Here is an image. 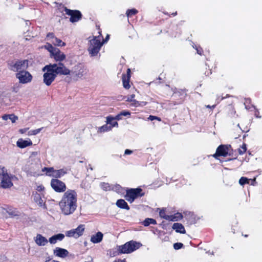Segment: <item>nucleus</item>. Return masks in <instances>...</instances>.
<instances>
[{
	"mask_svg": "<svg viewBox=\"0 0 262 262\" xmlns=\"http://www.w3.org/2000/svg\"><path fill=\"white\" fill-rule=\"evenodd\" d=\"M141 188L130 189L127 190L125 198L127 201L132 203L137 197L143 195V193H141Z\"/></svg>",
	"mask_w": 262,
	"mask_h": 262,
	"instance_id": "obj_8",
	"label": "nucleus"
},
{
	"mask_svg": "<svg viewBox=\"0 0 262 262\" xmlns=\"http://www.w3.org/2000/svg\"><path fill=\"white\" fill-rule=\"evenodd\" d=\"M46 72L43 75V81L47 86H49L54 81L57 75H68L70 74V70L63 63H53L46 66L42 69Z\"/></svg>",
	"mask_w": 262,
	"mask_h": 262,
	"instance_id": "obj_2",
	"label": "nucleus"
},
{
	"mask_svg": "<svg viewBox=\"0 0 262 262\" xmlns=\"http://www.w3.org/2000/svg\"><path fill=\"white\" fill-rule=\"evenodd\" d=\"M99 33V36L93 37L92 39L89 40L88 50L91 56H97L103 45V42L101 41L102 37L100 32Z\"/></svg>",
	"mask_w": 262,
	"mask_h": 262,
	"instance_id": "obj_3",
	"label": "nucleus"
},
{
	"mask_svg": "<svg viewBox=\"0 0 262 262\" xmlns=\"http://www.w3.org/2000/svg\"><path fill=\"white\" fill-rule=\"evenodd\" d=\"M101 187L103 190L107 191L110 189V186L107 183H103L101 184Z\"/></svg>",
	"mask_w": 262,
	"mask_h": 262,
	"instance_id": "obj_39",
	"label": "nucleus"
},
{
	"mask_svg": "<svg viewBox=\"0 0 262 262\" xmlns=\"http://www.w3.org/2000/svg\"><path fill=\"white\" fill-rule=\"evenodd\" d=\"M55 170L54 168L53 167H44L42 169L43 171H46V173L48 176L50 177H52V176L51 175V174L53 173V171H55Z\"/></svg>",
	"mask_w": 262,
	"mask_h": 262,
	"instance_id": "obj_33",
	"label": "nucleus"
},
{
	"mask_svg": "<svg viewBox=\"0 0 262 262\" xmlns=\"http://www.w3.org/2000/svg\"><path fill=\"white\" fill-rule=\"evenodd\" d=\"M78 194L76 190L68 189L63 194L58 205L64 215L73 214L77 208Z\"/></svg>",
	"mask_w": 262,
	"mask_h": 262,
	"instance_id": "obj_1",
	"label": "nucleus"
},
{
	"mask_svg": "<svg viewBox=\"0 0 262 262\" xmlns=\"http://www.w3.org/2000/svg\"><path fill=\"white\" fill-rule=\"evenodd\" d=\"M196 51H197V53L198 54H200V55H202V50L201 49H198V48H196Z\"/></svg>",
	"mask_w": 262,
	"mask_h": 262,
	"instance_id": "obj_50",
	"label": "nucleus"
},
{
	"mask_svg": "<svg viewBox=\"0 0 262 262\" xmlns=\"http://www.w3.org/2000/svg\"><path fill=\"white\" fill-rule=\"evenodd\" d=\"M85 262H93V258L91 257H90L89 260L88 261H85Z\"/></svg>",
	"mask_w": 262,
	"mask_h": 262,
	"instance_id": "obj_51",
	"label": "nucleus"
},
{
	"mask_svg": "<svg viewBox=\"0 0 262 262\" xmlns=\"http://www.w3.org/2000/svg\"><path fill=\"white\" fill-rule=\"evenodd\" d=\"M121 115L122 116H129L130 115V113L129 111H123L121 112H120Z\"/></svg>",
	"mask_w": 262,
	"mask_h": 262,
	"instance_id": "obj_44",
	"label": "nucleus"
},
{
	"mask_svg": "<svg viewBox=\"0 0 262 262\" xmlns=\"http://www.w3.org/2000/svg\"><path fill=\"white\" fill-rule=\"evenodd\" d=\"M45 262H56L55 260H46Z\"/></svg>",
	"mask_w": 262,
	"mask_h": 262,
	"instance_id": "obj_55",
	"label": "nucleus"
},
{
	"mask_svg": "<svg viewBox=\"0 0 262 262\" xmlns=\"http://www.w3.org/2000/svg\"><path fill=\"white\" fill-rule=\"evenodd\" d=\"M29 128H21L19 130V132L21 134H25L28 132Z\"/></svg>",
	"mask_w": 262,
	"mask_h": 262,
	"instance_id": "obj_46",
	"label": "nucleus"
},
{
	"mask_svg": "<svg viewBox=\"0 0 262 262\" xmlns=\"http://www.w3.org/2000/svg\"><path fill=\"white\" fill-rule=\"evenodd\" d=\"M116 189H117L118 190L121 189V187L119 185H117L116 186Z\"/></svg>",
	"mask_w": 262,
	"mask_h": 262,
	"instance_id": "obj_54",
	"label": "nucleus"
},
{
	"mask_svg": "<svg viewBox=\"0 0 262 262\" xmlns=\"http://www.w3.org/2000/svg\"><path fill=\"white\" fill-rule=\"evenodd\" d=\"M135 95L132 94L130 96H128L126 99V101L128 102H130V105L135 106L138 107L139 106H144L146 105V103L145 102H139L137 100H136L135 99Z\"/></svg>",
	"mask_w": 262,
	"mask_h": 262,
	"instance_id": "obj_16",
	"label": "nucleus"
},
{
	"mask_svg": "<svg viewBox=\"0 0 262 262\" xmlns=\"http://www.w3.org/2000/svg\"><path fill=\"white\" fill-rule=\"evenodd\" d=\"M12 123H15L18 120V117L14 114H10V119Z\"/></svg>",
	"mask_w": 262,
	"mask_h": 262,
	"instance_id": "obj_41",
	"label": "nucleus"
},
{
	"mask_svg": "<svg viewBox=\"0 0 262 262\" xmlns=\"http://www.w3.org/2000/svg\"><path fill=\"white\" fill-rule=\"evenodd\" d=\"M115 120H116L115 119L114 117H113L112 116H107V118H106V123L107 124H110L111 125V126L112 127V128L113 127H117L118 125V124L117 123V122L115 121Z\"/></svg>",
	"mask_w": 262,
	"mask_h": 262,
	"instance_id": "obj_27",
	"label": "nucleus"
},
{
	"mask_svg": "<svg viewBox=\"0 0 262 262\" xmlns=\"http://www.w3.org/2000/svg\"><path fill=\"white\" fill-rule=\"evenodd\" d=\"M37 152H33V154H34V155H37Z\"/></svg>",
	"mask_w": 262,
	"mask_h": 262,
	"instance_id": "obj_58",
	"label": "nucleus"
},
{
	"mask_svg": "<svg viewBox=\"0 0 262 262\" xmlns=\"http://www.w3.org/2000/svg\"><path fill=\"white\" fill-rule=\"evenodd\" d=\"M103 237V234L101 232H98L96 234L93 235L91 237V242L94 244L100 243Z\"/></svg>",
	"mask_w": 262,
	"mask_h": 262,
	"instance_id": "obj_20",
	"label": "nucleus"
},
{
	"mask_svg": "<svg viewBox=\"0 0 262 262\" xmlns=\"http://www.w3.org/2000/svg\"><path fill=\"white\" fill-rule=\"evenodd\" d=\"M64 11L66 14L71 16L70 20L72 23L77 22L81 18V14L79 11L71 10L66 8Z\"/></svg>",
	"mask_w": 262,
	"mask_h": 262,
	"instance_id": "obj_12",
	"label": "nucleus"
},
{
	"mask_svg": "<svg viewBox=\"0 0 262 262\" xmlns=\"http://www.w3.org/2000/svg\"><path fill=\"white\" fill-rule=\"evenodd\" d=\"M251 179H249L246 177H242L239 180V183L241 185H244L246 184H249Z\"/></svg>",
	"mask_w": 262,
	"mask_h": 262,
	"instance_id": "obj_36",
	"label": "nucleus"
},
{
	"mask_svg": "<svg viewBox=\"0 0 262 262\" xmlns=\"http://www.w3.org/2000/svg\"><path fill=\"white\" fill-rule=\"evenodd\" d=\"M34 241L35 243L39 246H44L48 243V239L40 234L36 235Z\"/></svg>",
	"mask_w": 262,
	"mask_h": 262,
	"instance_id": "obj_17",
	"label": "nucleus"
},
{
	"mask_svg": "<svg viewBox=\"0 0 262 262\" xmlns=\"http://www.w3.org/2000/svg\"><path fill=\"white\" fill-rule=\"evenodd\" d=\"M138 11L135 9H128L126 11V14L128 17H132L133 15L136 14Z\"/></svg>",
	"mask_w": 262,
	"mask_h": 262,
	"instance_id": "obj_34",
	"label": "nucleus"
},
{
	"mask_svg": "<svg viewBox=\"0 0 262 262\" xmlns=\"http://www.w3.org/2000/svg\"><path fill=\"white\" fill-rule=\"evenodd\" d=\"M51 42L54 46L58 47H64L66 46V43L63 42L60 39L57 37L54 40H51Z\"/></svg>",
	"mask_w": 262,
	"mask_h": 262,
	"instance_id": "obj_29",
	"label": "nucleus"
},
{
	"mask_svg": "<svg viewBox=\"0 0 262 262\" xmlns=\"http://www.w3.org/2000/svg\"><path fill=\"white\" fill-rule=\"evenodd\" d=\"M142 244L134 241H130L125 244L118 246L117 250L120 253H130L138 249Z\"/></svg>",
	"mask_w": 262,
	"mask_h": 262,
	"instance_id": "obj_4",
	"label": "nucleus"
},
{
	"mask_svg": "<svg viewBox=\"0 0 262 262\" xmlns=\"http://www.w3.org/2000/svg\"><path fill=\"white\" fill-rule=\"evenodd\" d=\"M84 230L83 225H80L76 229L70 230L66 232V235L68 237L78 238L83 234Z\"/></svg>",
	"mask_w": 262,
	"mask_h": 262,
	"instance_id": "obj_11",
	"label": "nucleus"
},
{
	"mask_svg": "<svg viewBox=\"0 0 262 262\" xmlns=\"http://www.w3.org/2000/svg\"><path fill=\"white\" fill-rule=\"evenodd\" d=\"M32 145V142L29 139L25 140L20 138L16 142V145L20 148H24Z\"/></svg>",
	"mask_w": 262,
	"mask_h": 262,
	"instance_id": "obj_19",
	"label": "nucleus"
},
{
	"mask_svg": "<svg viewBox=\"0 0 262 262\" xmlns=\"http://www.w3.org/2000/svg\"><path fill=\"white\" fill-rule=\"evenodd\" d=\"M42 128H40L36 129H33L28 131L27 133V135L29 136L36 135L40 132V131L42 130Z\"/></svg>",
	"mask_w": 262,
	"mask_h": 262,
	"instance_id": "obj_35",
	"label": "nucleus"
},
{
	"mask_svg": "<svg viewBox=\"0 0 262 262\" xmlns=\"http://www.w3.org/2000/svg\"><path fill=\"white\" fill-rule=\"evenodd\" d=\"M172 228L178 233L184 234L186 232L184 226L181 223H174L172 225Z\"/></svg>",
	"mask_w": 262,
	"mask_h": 262,
	"instance_id": "obj_24",
	"label": "nucleus"
},
{
	"mask_svg": "<svg viewBox=\"0 0 262 262\" xmlns=\"http://www.w3.org/2000/svg\"><path fill=\"white\" fill-rule=\"evenodd\" d=\"M34 201L40 206L43 207L44 209H47V207L43 200L41 199V195L38 193H35L34 194Z\"/></svg>",
	"mask_w": 262,
	"mask_h": 262,
	"instance_id": "obj_22",
	"label": "nucleus"
},
{
	"mask_svg": "<svg viewBox=\"0 0 262 262\" xmlns=\"http://www.w3.org/2000/svg\"><path fill=\"white\" fill-rule=\"evenodd\" d=\"M247 150L246 144L243 143L242 145L238 149V152L240 155H243Z\"/></svg>",
	"mask_w": 262,
	"mask_h": 262,
	"instance_id": "obj_37",
	"label": "nucleus"
},
{
	"mask_svg": "<svg viewBox=\"0 0 262 262\" xmlns=\"http://www.w3.org/2000/svg\"><path fill=\"white\" fill-rule=\"evenodd\" d=\"M133 152V151L129 149H126L125 150V152L124 154L125 155H129V154H131Z\"/></svg>",
	"mask_w": 262,
	"mask_h": 262,
	"instance_id": "obj_49",
	"label": "nucleus"
},
{
	"mask_svg": "<svg viewBox=\"0 0 262 262\" xmlns=\"http://www.w3.org/2000/svg\"><path fill=\"white\" fill-rule=\"evenodd\" d=\"M109 38V35H107L105 38V40H106L107 39H108Z\"/></svg>",
	"mask_w": 262,
	"mask_h": 262,
	"instance_id": "obj_56",
	"label": "nucleus"
},
{
	"mask_svg": "<svg viewBox=\"0 0 262 262\" xmlns=\"http://www.w3.org/2000/svg\"><path fill=\"white\" fill-rule=\"evenodd\" d=\"M143 225L145 226H148L150 224L156 225L157 224L156 221L153 219L147 218L143 222Z\"/></svg>",
	"mask_w": 262,
	"mask_h": 262,
	"instance_id": "obj_30",
	"label": "nucleus"
},
{
	"mask_svg": "<svg viewBox=\"0 0 262 262\" xmlns=\"http://www.w3.org/2000/svg\"><path fill=\"white\" fill-rule=\"evenodd\" d=\"M8 174L6 168L4 166L0 165V179Z\"/></svg>",
	"mask_w": 262,
	"mask_h": 262,
	"instance_id": "obj_32",
	"label": "nucleus"
},
{
	"mask_svg": "<svg viewBox=\"0 0 262 262\" xmlns=\"http://www.w3.org/2000/svg\"><path fill=\"white\" fill-rule=\"evenodd\" d=\"M51 56L54 58L55 60L60 62L59 63H61V62L64 60L66 57V55L58 48L54 50V53Z\"/></svg>",
	"mask_w": 262,
	"mask_h": 262,
	"instance_id": "obj_14",
	"label": "nucleus"
},
{
	"mask_svg": "<svg viewBox=\"0 0 262 262\" xmlns=\"http://www.w3.org/2000/svg\"><path fill=\"white\" fill-rule=\"evenodd\" d=\"M68 251L65 249L56 247L54 250V254L57 257L64 258L68 256Z\"/></svg>",
	"mask_w": 262,
	"mask_h": 262,
	"instance_id": "obj_15",
	"label": "nucleus"
},
{
	"mask_svg": "<svg viewBox=\"0 0 262 262\" xmlns=\"http://www.w3.org/2000/svg\"><path fill=\"white\" fill-rule=\"evenodd\" d=\"M45 49H46L51 54V55L54 53V50L56 49V48L54 47L51 43H47L45 46Z\"/></svg>",
	"mask_w": 262,
	"mask_h": 262,
	"instance_id": "obj_31",
	"label": "nucleus"
},
{
	"mask_svg": "<svg viewBox=\"0 0 262 262\" xmlns=\"http://www.w3.org/2000/svg\"><path fill=\"white\" fill-rule=\"evenodd\" d=\"M51 186L53 190L57 192H64L66 191L65 183L57 179H53L51 180Z\"/></svg>",
	"mask_w": 262,
	"mask_h": 262,
	"instance_id": "obj_9",
	"label": "nucleus"
},
{
	"mask_svg": "<svg viewBox=\"0 0 262 262\" xmlns=\"http://www.w3.org/2000/svg\"><path fill=\"white\" fill-rule=\"evenodd\" d=\"M230 146L221 145L216 149V152L213 155V157L217 158V157H226L228 155V152Z\"/></svg>",
	"mask_w": 262,
	"mask_h": 262,
	"instance_id": "obj_13",
	"label": "nucleus"
},
{
	"mask_svg": "<svg viewBox=\"0 0 262 262\" xmlns=\"http://www.w3.org/2000/svg\"><path fill=\"white\" fill-rule=\"evenodd\" d=\"M183 218V215L181 213L177 212L173 215H170L167 217V220L168 221L176 222L181 220Z\"/></svg>",
	"mask_w": 262,
	"mask_h": 262,
	"instance_id": "obj_25",
	"label": "nucleus"
},
{
	"mask_svg": "<svg viewBox=\"0 0 262 262\" xmlns=\"http://www.w3.org/2000/svg\"><path fill=\"white\" fill-rule=\"evenodd\" d=\"M177 14V12H175L174 13H173L172 15H173L174 16L176 15Z\"/></svg>",
	"mask_w": 262,
	"mask_h": 262,
	"instance_id": "obj_57",
	"label": "nucleus"
},
{
	"mask_svg": "<svg viewBox=\"0 0 262 262\" xmlns=\"http://www.w3.org/2000/svg\"><path fill=\"white\" fill-rule=\"evenodd\" d=\"M159 215L161 218L164 219L166 220H167V217H168L169 216L166 214V211L164 209L160 210L159 212Z\"/></svg>",
	"mask_w": 262,
	"mask_h": 262,
	"instance_id": "obj_38",
	"label": "nucleus"
},
{
	"mask_svg": "<svg viewBox=\"0 0 262 262\" xmlns=\"http://www.w3.org/2000/svg\"><path fill=\"white\" fill-rule=\"evenodd\" d=\"M72 78L75 80H78L87 74V70L81 65L75 66L71 71Z\"/></svg>",
	"mask_w": 262,
	"mask_h": 262,
	"instance_id": "obj_6",
	"label": "nucleus"
},
{
	"mask_svg": "<svg viewBox=\"0 0 262 262\" xmlns=\"http://www.w3.org/2000/svg\"><path fill=\"white\" fill-rule=\"evenodd\" d=\"M148 119L151 120V121H152L154 120H157L159 121H161V119L160 118L156 117V116H152V115H150L149 116Z\"/></svg>",
	"mask_w": 262,
	"mask_h": 262,
	"instance_id": "obj_43",
	"label": "nucleus"
},
{
	"mask_svg": "<svg viewBox=\"0 0 262 262\" xmlns=\"http://www.w3.org/2000/svg\"><path fill=\"white\" fill-rule=\"evenodd\" d=\"M68 172V170L66 168H62L58 170H55V171H53V174H51L52 176V177H54L55 178H60L63 177Z\"/></svg>",
	"mask_w": 262,
	"mask_h": 262,
	"instance_id": "obj_21",
	"label": "nucleus"
},
{
	"mask_svg": "<svg viewBox=\"0 0 262 262\" xmlns=\"http://www.w3.org/2000/svg\"><path fill=\"white\" fill-rule=\"evenodd\" d=\"M16 177L12 174H8L5 176L4 177H2L1 179L0 186L4 189L10 188L13 186L12 180L15 179Z\"/></svg>",
	"mask_w": 262,
	"mask_h": 262,
	"instance_id": "obj_10",
	"label": "nucleus"
},
{
	"mask_svg": "<svg viewBox=\"0 0 262 262\" xmlns=\"http://www.w3.org/2000/svg\"><path fill=\"white\" fill-rule=\"evenodd\" d=\"M125 259H119L117 261H116V262H125Z\"/></svg>",
	"mask_w": 262,
	"mask_h": 262,
	"instance_id": "obj_52",
	"label": "nucleus"
},
{
	"mask_svg": "<svg viewBox=\"0 0 262 262\" xmlns=\"http://www.w3.org/2000/svg\"><path fill=\"white\" fill-rule=\"evenodd\" d=\"M64 236L63 234L59 233L51 236L49 238V242L51 244H55L57 241H61L64 238Z\"/></svg>",
	"mask_w": 262,
	"mask_h": 262,
	"instance_id": "obj_23",
	"label": "nucleus"
},
{
	"mask_svg": "<svg viewBox=\"0 0 262 262\" xmlns=\"http://www.w3.org/2000/svg\"><path fill=\"white\" fill-rule=\"evenodd\" d=\"M116 205L120 208L125 209L127 210L129 209V207L127 203L123 199H119L116 202Z\"/></svg>",
	"mask_w": 262,
	"mask_h": 262,
	"instance_id": "obj_26",
	"label": "nucleus"
},
{
	"mask_svg": "<svg viewBox=\"0 0 262 262\" xmlns=\"http://www.w3.org/2000/svg\"><path fill=\"white\" fill-rule=\"evenodd\" d=\"M215 105H212V106H210V105H209L206 106V107H208V108H214V107H215Z\"/></svg>",
	"mask_w": 262,
	"mask_h": 262,
	"instance_id": "obj_53",
	"label": "nucleus"
},
{
	"mask_svg": "<svg viewBox=\"0 0 262 262\" xmlns=\"http://www.w3.org/2000/svg\"><path fill=\"white\" fill-rule=\"evenodd\" d=\"M2 118L3 120L6 121L10 119V114L9 115L5 114V115H3L2 117Z\"/></svg>",
	"mask_w": 262,
	"mask_h": 262,
	"instance_id": "obj_47",
	"label": "nucleus"
},
{
	"mask_svg": "<svg viewBox=\"0 0 262 262\" xmlns=\"http://www.w3.org/2000/svg\"><path fill=\"white\" fill-rule=\"evenodd\" d=\"M29 67V60L27 59L19 60L10 64L9 69L16 73L26 71Z\"/></svg>",
	"mask_w": 262,
	"mask_h": 262,
	"instance_id": "obj_5",
	"label": "nucleus"
},
{
	"mask_svg": "<svg viewBox=\"0 0 262 262\" xmlns=\"http://www.w3.org/2000/svg\"><path fill=\"white\" fill-rule=\"evenodd\" d=\"M18 82L21 84H27L30 83L33 79L31 74L27 70L24 72L16 73L15 74Z\"/></svg>",
	"mask_w": 262,
	"mask_h": 262,
	"instance_id": "obj_7",
	"label": "nucleus"
},
{
	"mask_svg": "<svg viewBox=\"0 0 262 262\" xmlns=\"http://www.w3.org/2000/svg\"><path fill=\"white\" fill-rule=\"evenodd\" d=\"M182 246H183V244H182L181 243H177L174 244V245H173V248L176 250H178V249H181L182 247Z\"/></svg>",
	"mask_w": 262,
	"mask_h": 262,
	"instance_id": "obj_42",
	"label": "nucleus"
},
{
	"mask_svg": "<svg viewBox=\"0 0 262 262\" xmlns=\"http://www.w3.org/2000/svg\"><path fill=\"white\" fill-rule=\"evenodd\" d=\"M122 116L121 115V114L120 113L117 115H116L114 118L116 120H120L122 119Z\"/></svg>",
	"mask_w": 262,
	"mask_h": 262,
	"instance_id": "obj_48",
	"label": "nucleus"
},
{
	"mask_svg": "<svg viewBox=\"0 0 262 262\" xmlns=\"http://www.w3.org/2000/svg\"><path fill=\"white\" fill-rule=\"evenodd\" d=\"M45 187L42 185H39L37 186L36 190L38 192H42L43 191Z\"/></svg>",
	"mask_w": 262,
	"mask_h": 262,
	"instance_id": "obj_45",
	"label": "nucleus"
},
{
	"mask_svg": "<svg viewBox=\"0 0 262 262\" xmlns=\"http://www.w3.org/2000/svg\"><path fill=\"white\" fill-rule=\"evenodd\" d=\"M130 70L129 69H128L127 70V74L126 75H122V82H123V87L125 88L126 89H128L130 88L129 85V79L130 77Z\"/></svg>",
	"mask_w": 262,
	"mask_h": 262,
	"instance_id": "obj_18",
	"label": "nucleus"
},
{
	"mask_svg": "<svg viewBox=\"0 0 262 262\" xmlns=\"http://www.w3.org/2000/svg\"><path fill=\"white\" fill-rule=\"evenodd\" d=\"M47 37L51 42V40H54L56 37L54 36L53 33H49L47 35Z\"/></svg>",
	"mask_w": 262,
	"mask_h": 262,
	"instance_id": "obj_40",
	"label": "nucleus"
},
{
	"mask_svg": "<svg viewBox=\"0 0 262 262\" xmlns=\"http://www.w3.org/2000/svg\"><path fill=\"white\" fill-rule=\"evenodd\" d=\"M112 129V127L107 125V124H105L101 127H98L97 132L98 133H104L106 132H108Z\"/></svg>",
	"mask_w": 262,
	"mask_h": 262,
	"instance_id": "obj_28",
	"label": "nucleus"
}]
</instances>
